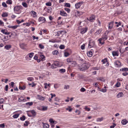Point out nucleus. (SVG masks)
<instances>
[{"label": "nucleus", "mask_w": 128, "mask_h": 128, "mask_svg": "<svg viewBox=\"0 0 128 128\" xmlns=\"http://www.w3.org/2000/svg\"><path fill=\"white\" fill-rule=\"evenodd\" d=\"M90 65L89 64L84 63L79 68L80 70L81 71H84L88 69Z\"/></svg>", "instance_id": "f257e3e1"}, {"label": "nucleus", "mask_w": 128, "mask_h": 128, "mask_svg": "<svg viewBox=\"0 0 128 128\" xmlns=\"http://www.w3.org/2000/svg\"><path fill=\"white\" fill-rule=\"evenodd\" d=\"M29 112L28 113V116L29 117H31L32 116H35L36 114V112L34 110L29 111Z\"/></svg>", "instance_id": "f03ea898"}, {"label": "nucleus", "mask_w": 128, "mask_h": 128, "mask_svg": "<svg viewBox=\"0 0 128 128\" xmlns=\"http://www.w3.org/2000/svg\"><path fill=\"white\" fill-rule=\"evenodd\" d=\"M59 62L57 61L54 62V64H52L51 66L52 68H56L57 66H60Z\"/></svg>", "instance_id": "7ed1b4c3"}, {"label": "nucleus", "mask_w": 128, "mask_h": 128, "mask_svg": "<svg viewBox=\"0 0 128 128\" xmlns=\"http://www.w3.org/2000/svg\"><path fill=\"white\" fill-rule=\"evenodd\" d=\"M22 8V6H16L14 7V10L15 12H17Z\"/></svg>", "instance_id": "20e7f679"}, {"label": "nucleus", "mask_w": 128, "mask_h": 128, "mask_svg": "<svg viewBox=\"0 0 128 128\" xmlns=\"http://www.w3.org/2000/svg\"><path fill=\"white\" fill-rule=\"evenodd\" d=\"M95 45V42L94 41H92L91 40H90L89 41L88 44L89 46H90V48L94 46Z\"/></svg>", "instance_id": "39448f33"}, {"label": "nucleus", "mask_w": 128, "mask_h": 128, "mask_svg": "<svg viewBox=\"0 0 128 128\" xmlns=\"http://www.w3.org/2000/svg\"><path fill=\"white\" fill-rule=\"evenodd\" d=\"M83 3L84 2H82L76 3L75 5L76 8H80L81 5L83 4Z\"/></svg>", "instance_id": "423d86ee"}, {"label": "nucleus", "mask_w": 128, "mask_h": 128, "mask_svg": "<svg viewBox=\"0 0 128 128\" xmlns=\"http://www.w3.org/2000/svg\"><path fill=\"white\" fill-rule=\"evenodd\" d=\"M45 20V18L43 17H40L38 19V21L41 23H43L44 22Z\"/></svg>", "instance_id": "0eeeda50"}, {"label": "nucleus", "mask_w": 128, "mask_h": 128, "mask_svg": "<svg viewBox=\"0 0 128 128\" xmlns=\"http://www.w3.org/2000/svg\"><path fill=\"white\" fill-rule=\"evenodd\" d=\"M60 14L62 16H66L68 15L67 14L66 12L63 10L60 11Z\"/></svg>", "instance_id": "6e6552de"}, {"label": "nucleus", "mask_w": 128, "mask_h": 128, "mask_svg": "<svg viewBox=\"0 0 128 128\" xmlns=\"http://www.w3.org/2000/svg\"><path fill=\"white\" fill-rule=\"evenodd\" d=\"M87 30L88 28L86 27L83 28L81 30L80 32L82 34H84L87 32Z\"/></svg>", "instance_id": "1a4fd4ad"}, {"label": "nucleus", "mask_w": 128, "mask_h": 128, "mask_svg": "<svg viewBox=\"0 0 128 128\" xmlns=\"http://www.w3.org/2000/svg\"><path fill=\"white\" fill-rule=\"evenodd\" d=\"M88 20L90 22H92L94 20H95V16L94 15H92L90 17Z\"/></svg>", "instance_id": "9d476101"}, {"label": "nucleus", "mask_w": 128, "mask_h": 128, "mask_svg": "<svg viewBox=\"0 0 128 128\" xmlns=\"http://www.w3.org/2000/svg\"><path fill=\"white\" fill-rule=\"evenodd\" d=\"M114 64L117 67H119L121 66V63L120 61L118 60L114 62Z\"/></svg>", "instance_id": "9b49d317"}, {"label": "nucleus", "mask_w": 128, "mask_h": 128, "mask_svg": "<svg viewBox=\"0 0 128 128\" xmlns=\"http://www.w3.org/2000/svg\"><path fill=\"white\" fill-rule=\"evenodd\" d=\"M26 45L24 44H20V48L22 49H24L26 46Z\"/></svg>", "instance_id": "f8f14e48"}, {"label": "nucleus", "mask_w": 128, "mask_h": 128, "mask_svg": "<svg viewBox=\"0 0 128 128\" xmlns=\"http://www.w3.org/2000/svg\"><path fill=\"white\" fill-rule=\"evenodd\" d=\"M102 30V28L99 29V30H98L97 31L95 32V34L96 35H97V34H100V32H101Z\"/></svg>", "instance_id": "ddd939ff"}, {"label": "nucleus", "mask_w": 128, "mask_h": 128, "mask_svg": "<svg viewBox=\"0 0 128 128\" xmlns=\"http://www.w3.org/2000/svg\"><path fill=\"white\" fill-rule=\"evenodd\" d=\"M114 22H110L109 24V26L108 28L109 29L112 28L113 27Z\"/></svg>", "instance_id": "4468645a"}, {"label": "nucleus", "mask_w": 128, "mask_h": 128, "mask_svg": "<svg viewBox=\"0 0 128 128\" xmlns=\"http://www.w3.org/2000/svg\"><path fill=\"white\" fill-rule=\"evenodd\" d=\"M128 122V121L125 119L123 120L122 121V123L123 125L126 124Z\"/></svg>", "instance_id": "2eb2a0df"}, {"label": "nucleus", "mask_w": 128, "mask_h": 128, "mask_svg": "<svg viewBox=\"0 0 128 128\" xmlns=\"http://www.w3.org/2000/svg\"><path fill=\"white\" fill-rule=\"evenodd\" d=\"M124 95L123 94L122 92H120L118 93L117 95V97L118 98H119L122 96Z\"/></svg>", "instance_id": "dca6fc26"}, {"label": "nucleus", "mask_w": 128, "mask_h": 128, "mask_svg": "<svg viewBox=\"0 0 128 128\" xmlns=\"http://www.w3.org/2000/svg\"><path fill=\"white\" fill-rule=\"evenodd\" d=\"M31 13L32 14H33V16L34 17H36V13L34 11H31Z\"/></svg>", "instance_id": "f3484780"}, {"label": "nucleus", "mask_w": 128, "mask_h": 128, "mask_svg": "<svg viewBox=\"0 0 128 128\" xmlns=\"http://www.w3.org/2000/svg\"><path fill=\"white\" fill-rule=\"evenodd\" d=\"M38 98L40 100H44V98L40 95H38Z\"/></svg>", "instance_id": "a211bd4d"}, {"label": "nucleus", "mask_w": 128, "mask_h": 128, "mask_svg": "<svg viewBox=\"0 0 128 128\" xmlns=\"http://www.w3.org/2000/svg\"><path fill=\"white\" fill-rule=\"evenodd\" d=\"M112 54L114 56H118V53L116 51H113L112 52Z\"/></svg>", "instance_id": "6ab92c4d"}, {"label": "nucleus", "mask_w": 128, "mask_h": 128, "mask_svg": "<svg viewBox=\"0 0 128 128\" xmlns=\"http://www.w3.org/2000/svg\"><path fill=\"white\" fill-rule=\"evenodd\" d=\"M18 26L17 25L16 26H11L9 25L8 26V28H12L14 29L16 28Z\"/></svg>", "instance_id": "aec40b11"}, {"label": "nucleus", "mask_w": 128, "mask_h": 128, "mask_svg": "<svg viewBox=\"0 0 128 128\" xmlns=\"http://www.w3.org/2000/svg\"><path fill=\"white\" fill-rule=\"evenodd\" d=\"M8 14L7 12H3L2 15V17H6L8 16Z\"/></svg>", "instance_id": "412c9836"}, {"label": "nucleus", "mask_w": 128, "mask_h": 128, "mask_svg": "<svg viewBox=\"0 0 128 128\" xmlns=\"http://www.w3.org/2000/svg\"><path fill=\"white\" fill-rule=\"evenodd\" d=\"M43 124V126L44 128H48L49 127V125L48 124H44L43 123H42Z\"/></svg>", "instance_id": "4be33fe9"}, {"label": "nucleus", "mask_w": 128, "mask_h": 128, "mask_svg": "<svg viewBox=\"0 0 128 128\" xmlns=\"http://www.w3.org/2000/svg\"><path fill=\"white\" fill-rule=\"evenodd\" d=\"M102 38H100L98 39V41L99 42V43L100 44H103L104 43V42H102Z\"/></svg>", "instance_id": "5701e85b"}, {"label": "nucleus", "mask_w": 128, "mask_h": 128, "mask_svg": "<svg viewBox=\"0 0 128 128\" xmlns=\"http://www.w3.org/2000/svg\"><path fill=\"white\" fill-rule=\"evenodd\" d=\"M101 38H102V40H103L104 41L107 39V36L106 35H104V36H103V37Z\"/></svg>", "instance_id": "b1692460"}, {"label": "nucleus", "mask_w": 128, "mask_h": 128, "mask_svg": "<svg viewBox=\"0 0 128 128\" xmlns=\"http://www.w3.org/2000/svg\"><path fill=\"white\" fill-rule=\"evenodd\" d=\"M71 62L72 66H75L76 65V62L72 61Z\"/></svg>", "instance_id": "393cba45"}, {"label": "nucleus", "mask_w": 128, "mask_h": 128, "mask_svg": "<svg viewBox=\"0 0 128 128\" xmlns=\"http://www.w3.org/2000/svg\"><path fill=\"white\" fill-rule=\"evenodd\" d=\"M52 53L53 55H57L58 54V52L57 50H54L52 52Z\"/></svg>", "instance_id": "a878e982"}, {"label": "nucleus", "mask_w": 128, "mask_h": 128, "mask_svg": "<svg viewBox=\"0 0 128 128\" xmlns=\"http://www.w3.org/2000/svg\"><path fill=\"white\" fill-rule=\"evenodd\" d=\"M72 58H69L67 59V62H70L72 61Z\"/></svg>", "instance_id": "bb28decb"}, {"label": "nucleus", "mask_w": 128, "mask_h": 128, "mask_svg": "<svg viewBox=\"0 0 128 128\" xmlns=\"http://www.w3.org/2000/svg\"><path fill=\"white\" fill-rule=\"evenodd\" d=\"M42 110L43 111H45L48 108L46 106H42Z\"/></svg>", "instance_id": "cd10ccee"}, {"label": "nucleus", "mask_w": 128, "mask_h": 128, "mask_svg": "<svg viewBox=\"0 0 128 128\" xmlns=\"http://www.w3.org/2000/svg\"><path fill=\"white\" fill-rule=\"evenodd\" d=\"M34 53L33 52H31L29 54H28L29 57L30 58H32L34 56Z\"/></svg>", "instance_id": "c85d7f7f"}, {"label": "nucleus", "mask_w": 128, "mask_h": 128, "mask_svg": "<svg viewBox=\"0 0 128 128\" xmlns=\"http://www.w3.org/2000/svg\"><path fill=\"white\" fill-rule=\"evenodd\" d=\"M14 83L13 82H12L9 84L10 86H11L12 87L14 86Z\"/></svg>", "instance_id": "c756f323"}, {"label": "nucleus", "mask_w": 128, "mask_h": 128, "mask_svg": "<svg viewBox=\"0 0 128 128\" xmlns=\"http://www.w3.org/2000/svg\"><path fill=\"white\" fill-rule=\"evenodd\" d=\"M88 56L90 57L92 56V52H90L88 53L87 54Z\"/></svg>", "instance_id": "7c9ffc66"}, {"label": "nucleus", "mask_w": 128, "mask_h": 128, "mask_svg": "<svg viewBox=\"0 0 128 128\" xmlns=\"http://www.w3.org/2000/svg\"><path fill=\"white\" fill-rule=\"evenodd\" d=\"M64 6L66 7L70 8V5L69 3H66L64 4Z\"/></svg>", "instance_id": "2f4dec72"}, {"label": "nucleus", "mask_w": 128, "mask_h": 128, "mask_svg": "<svg viewBox=\"0 0 128 128\" xmlns=\"http://www.w3.org/2000/svg\"><path fill=\"white\" fill-rule=\"evenodd\" d=\"M122 71L123 72L128 71V68H123L122 69Z\"/></svg>", "instance_id": "473e14b6"}, {"label": "nucleus", "mask_w": 128, "mask_h": 128, "mask_svg": "<svg viewBox=\"0 0 128 128\" xmlns=\"http://www.w3.org/2000/svg\"><path fill=\"white\" fill-rule=\"evenodd\" d=\"M26 117L24 116L23 115L22 117L20 118V120L22 121H24L25 120Z\"/></svg>", "instance_id": "72a5a7b5"}, {"label": "nucleus", "mask_w": 128, "mask_h": 128, "mask_svg": "<svg viewBox=\"0 0 128 128\" xmlns=\"http://www.w3.org/2000/svg\"><path fill=\"white\" fill-rule=\"evenodd\" d=\"M22 4L23 6L25 8H26L27 7V4L26 2H22Z\"/></svg>", "instance_id": "f704fd0d"}, {"label": "nucleus", "mask_w": 128, "mask_h": 128, "mask_svg": "<svg viewBox=\"0 0 128 128\" xmlns=\"http://www.w3.org/2000/svg\"><path fill=\"white\" fill-rule=\"evenodd\" d=\"M19 115V114H16L13 115V117L14 118H16L18 117Z\"/></svg>", "instance_id": "c9c22d12"}, {"label": "nucleus", "mask_w": 128, "mask_h": 128, "mask_svg": "<svg viewBox=\"0 0 128 128\" xmlns=\"http://www.w3.org/2000/svg\"><path fill=\"white\" fill-rule=\"evenodd\" d=\"M19 89L20 90H24L26 88V86H23L22 87L20 86L19 87Z\"/></svg>", "instance_id": "e433bc0d"}, {"label": "nucleus", "mask_w": 128, "mask_h": 128, "mask_svg": "<svg viewBox=\"0 0 128 128\" xmlns=\"http://www.w3.org/2000/svg\"><path fill=\"white\" fill-rule=\"evenodd\" d=\"M102 62L103 64H105L106 62H107V59L105 58L104 60H102Z\"/></svg>", "instance_id": "4c0bfd02"}, {"label": "nucleus", "mask_w": 128, "mask_h": 128, "mask_svg": "<svg viewBox=\"0 0 128 128\" xmlns=\"http://www.w3.org/2000/svg\"><path fill=\"white\" fill-rule=\"evenodd\" d=\"M56 33L57 34H56V35H57L58 36L61 35L60 31H57L56 32Z\"/></svg>", "instance_id": "58836bf2"}, {"label": "nucleus", "mask_w": 128, "mask_h": 128, "mask_svg": "<svg viewBox=\"0 0 128 128\" xmlns=\"http://www.w3.org/2000/svg\"><path fill=\"white\" fill-rule=\"evenodd\" d=\"M65 69H60L59 70V72H60L61 73H64L65 72Z\"/></svg>", "instance_id": "ea45409f"}, {"label": "nucleus", "mask_w": 128, "mask_h": 128, "mask_svg": "<svg viewBox=\"0 0 128 128\" xmlns=\"http://www.w3.org/2000/svg\"><path fill=\"white\" fill-rule=\"evenodd\" d=\"M1 32L4 34L6 35L8 34V33L6 32V30H2Z\"/></svg>", "instance_id": "a19ab883"}, {"label": "nucleus", "mask_w": 128, "mask_h": 128, "mask_svg": "<svg viewBox=\"0 0 128 128\" xmlns=\"http://www.w3.org/2000/svg\"><path fill=\"white\" fill-rule=\"evenodd\" d=\"M26 104L27 105H28L29 106H31L33 104V102H29L26 103Z\"/></svg>", "instance_id": "79ce46f5"}, {"label": "nucleus", "mask_w": 128, "mask_h": 128, "mask_svg": "<svg viewBox=\"0 0 128 128\" xmlns=\"http://www.w3.org/2000/svg\"><path fill=\"white\" fill-rule=\"evenodd\" d=\"M27 80L28 81H31L34 80V78L32 77H28L27 78Z\"/></svg>", "instance_id": "37998d69"}, {"label": "nucleus", "mask_w": 128, "mask_h": 128, "mask_svg": "<svg viewBox=\"0 0 128 128\" xmlns=\"http://www.w3.org/2000/svg\"><path fill=\"white\" fill-rule=\"evenodd\" d=\"M65 46L64 45H61L59 46V48L61 49H63L64 48Z\"/></svg>", "instance_id": "c03bdc74"}, {"label": "nucleus", "mask_w": 128, "mask_h": 128, "mask_svg": "<svg viewBox=\"0 0 128 128\" xmlns=\"http://www.w3.org/2000/svg\"><path fill=\"white\" fill-rule=\"evenodd\" d=\"M103 120V118H98L97 119L96 121L97 122L101 121Z\"/></svg>", "instance_id": "a18cd8bd"}, {"label": "nucleus", "mask_w": 128, "mask_h": 128, "mask_svg": "<svg viewBox=\"0 0 128 128\" xmlns=\"http://www.w3.org/2000/svg\"><path fill=\"white\" fill-rule=\"evenodd\" d=\"M46 5L48 6H50L52 5V4L50 2H48L46 3Z\"/></svg>", "instance_id": "49530a36"}, {"label": "nucleus", "mask_w": 128, "mask_h": 128, "mask_svg": "<svg viewBox=\"0 0 128 128\" xmlns=\"http://www.w3.org/2000/svg\"><path fill=\"white\" fill-rule=\"evenodd\" d=\"M64 10H65L67 11L68 13L70 12V9L66 8H64Z\"/></svg>", "instance_id": "de8ad7c7"}, {"label": "nucleus", "mask_w": 128, "mask_h": 128, "mask_svg": "<svg viewBox=\"0 0 128 128\" xmlns=\"http://www.w3.org/2000/svg\"><path fill=\"white\" fill-rule=\"evenodd\" d=\"M49 121L50 123L52 124H54L55 121L53 120L52 119L50 118L49 120Z\"/></svg>", "instance_id": "09e8293b"}, {"label": "nucleus", "mask_w": 128, "mask_h": 128, "mask_svg": "<svg viewBox=\"0 0 128 128\" xmlns=\"http://www.w3.org/2000/svg\"><path fill=\"white\" fill-rule=\"evenodd\" d=\"M60 32L62 36L66 33V31H60Z\"/></svg>", "instance_id": "8fccbe9b"}, {"label": "nucleus", "mask_w": 128, "mask_h": 128, "mask_svg": "<svg viewBox=\"0 0 128 128\" xmlns=\"http://www.w3.org/2000/svg\"><path fill=\"white\" fill-rule=\"evenodd\" d=\"M40 56L42 58V60H45V56L43 55H42Z\"/></svg>", "instance_id": "3c124183"}, {"label": "nucleus", "mask_w": 128, "mask_h": 128, "mask_svg": "<svg viewBox=\"0 0 128 128\" xmlns=\"http://www.w3.org/2000/svg\"><path fill=\"white\" fill-rule=\"evenodd\" d=\"M59 86L60 85L59 84H55L54 85V88H58Z\"/></svg>", "instance_id": "603ef678"}, {"label": "nucleus", "mask_w": 128, "mask_h": 128, "mask_svg": "<svg viewBox=\"0 0 128 128\" xmlns=\"http://www.w3.org/2000/svg\"><path fill=\"white\" fill-rule=\"evenodd\" d=\"M68 108H66V110H68L69 112H71L72 110V108H70V107L68 106Z\"/></svg>", "instance_id": "864d4df0"}, {"label": "nucleus", "mask_w": 128, "mask_h": 128, "mask_svg": "<svg viewBox=\"0 0 128 128\" xmlns=\"http://www.w3.org/2000/svg\"><path fill=\"white\" fill-rule=\"evenodd\" d=\"M39 46L41 49H43L44 48V46L41 44H39Z\"/></svg>", "instance_id": "5fc2aeb1"}, {"label": "nucleus", "mask_w": 128, "mask_h": 128, "mask_svg": "<svg viewBox=\"0 0 128 128\" xmlns=\"http://www.w3.org/2000/svg\"><path fill=\"white\" fill-rule=\"evenodd\" d=\"M120 85V83L118 82H117L115 85V86L116 87H119Z\"/></svg>", "instance_id": "6e6d98bb"}, {"label": "nucleus", "mask_w": 128, "mask_h": 128, "mask_svg": "<svg viewBox=\"0 0 128 128\" xmlns=\"http://www.w3.org/2000/svg\"><path fill=\"white\" fill-rule=\"evenodd\" d=\"M100 91L103 92H106L107 90L106 89H102L101 90H100Z\"/></svg>", "instance_id": "4d7b16f0"}, {"label": "nucleus", "mask_w": 128, "mask_h": 128, "mask_svg": "<svg viewBox=\"0 0 128 128\" xmlns=\"http://www.w3.org/2000/svg\"><path fill=\"white\" fill-rule=\"evenodd\" d=\"M85 44H83L81 46V48L83 50L84 49V47L85 46Z\"/></svg>", "instance_id": "13d9d810"}, {"label": "nucleus", "mask_w": 128, "mask_h": 128, "mask_svg": "<svg viewBox=\"0 0 128 128\" xmlns=\"http://www.w3.org/2000/svg\"><path fill=\"white\" fill-rule=\"evenodd\" d=\"M86 89L83 88H82L80 89V91L82 92H84L86 91Z\"/></svg>", "instance_id": "bf43d9fd"}, {"label": "nucleus", "mask_w": 128, "mask_h": 128, "mask_svg": "<svg viewBox=\"0 0 128 128\" xmlns=\"http://www.w3.org/2000/svg\"><path fill=\"white\" fill-rule=\"evenodd\" d=\"M26 123H24V126H27L28 125V121H26L25 122Z\"/></svg>", "instance_id": "052dcab7"}, {"label": "nucleus", "mask_w": 128, "mask_h": 128, "mask_svg": "<svg viewBox=\"0 0 128 128\" xmlns=\"http://www.w3.org/2000/svg\"><path fill=\"white\" fill-rule=\"evenodd\" d=\"M2 6L4 7H7V5L6 4V3L4 2H3L2 3Z\"/></svg>", "instance_id": "680f3d73"}, {"label": "nucleus", "mask_w": 128, "mask_h": 128, "mask_svg": "<svg viewBox=\"0 0 128 128\" xmlns=\"http://www.w3.org/2000/svg\"><path fill=\"white\" fill-rule=\"evenodd\" d=\"M64 88L65 89H67L68 88H69V86L68 85H65L64 86Z\"/></svg>", "instance_id": "e2e57ef3"}, {"label": "nucleus", "mask_w": 128, "mask_h": 128, "mask_svg": "<svg viewBox=\"0 0 128 128\" xmlns=\"http://www.w3.org/2000/svg\"><path fill=\"white\" fill-rule=\"evenodd\" d=\"M116 124H114L113 123V125L111 126H110V128H114L115 126H116Z\"/></svg>", "instance_id": "0e129e2a"}, {"label": "nucleus", "mask_w": 128, "mask_h": 128, "mask_svg": "<svg viewBox=\"0 0 128 128\" xmlns=\"http://www.w3.org/2000/svg\"><path fill=\"white\" fill-rule=\"evenodd\" d=\"M64 56L65 57H67L69 55V54L68 52H65L64 53Z\"/></svg>", "instance_id": "69168bd1"}, {"label": "nucleus", "mask_w": 128, "mask_h": 128, "mask_svg": "<svg viewBox=\"0 0 128 128\" xmlns=\"http://www.w3.org/2000/svg\"><path fill=\"white\" fill-rule=\"evenodd\" d=\"M128 73L126 72H124L122 74V75H123L124 76H126L127 75H128Z\"/></svg>", "instance_id": "338daca9"}, {"label": "nucleus", "mask_w": 128, "mask_h": 128, "mask_svg": "<svg viewBox=\"0 0 128 128\" xmlns=\"http://www.w3.org/2000/svg\"><path fill=\"white\" fill-rule=\"evenodd\" d=\"M124 3L126 4H128V0H123Z\"/></svg>", "instance_id": "774afa93"}]
</instances>
